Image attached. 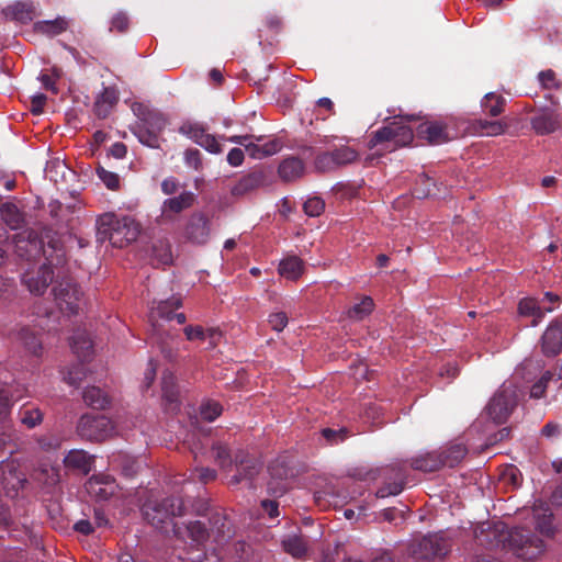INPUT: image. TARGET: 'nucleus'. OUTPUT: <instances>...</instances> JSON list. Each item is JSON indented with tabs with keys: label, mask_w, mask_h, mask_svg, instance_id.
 Masks as SVG:
<instances>
[{
	"label": "nucleus",
	"mask_w": 562,
	"mask_h": 562,
	"mask_svg": "<svg viewBox=\"0 0 562 562\" xmlns=\"http://www.w3.org/2000/svg\"><path fill=\"white\" fill-rule=\"evenodd\" d=\"M474 536L480 546L488 549L502 548L522 560L537 559L546 550L544 541L531 530L522 527L507 530L501 521L481 524L475 528Z\"/></svg>",
	"instance_id": "1"
},
{
	"label": "nucleus",
	"mask_w": 562,
	"mask_h": 562,
	"mask_svg": "<svg viewBox=\"0 0 562 562\" xmlns=\"http://www.w3.org/2000/svg\"><path fill=\"white\" fill-rule=\"evenodd\" d=\"M415 115L394 117L387 125L372 134L369 140V148L382 146V149L392 151L398 147L407 146L414 138L413 130L405 122L416 120Z\"/></svg>",
	"instance_id": "2"
},
{
	"label": "nucleus",
	"mask_w": 562,
	"mask_h": 562,
	"mask_svg": "<svg viewBox=\"0 0 562 562\" xmlns=\"http://www.w3.org/2000/svg\"><path fill=\"white\" fill-rule=\"evenodd\" d=\"M139 233V224L131 216L105 214L99 222V235L108 238L114 247L122 248L135 241Z\"/></svg>",
	"instance_id": "3"
},
{
	"label": "nucleus",
	"mask_w": 562,
	"mask_h": 562,
	"mask_svg": "<svg viewBox=\"0 0 562 562\" xmlns=\"http://www.w3.org/2000/svg\"><path fill=\"white\" fill-rule=\"evenodd\" d=\"M517 401V389L512 383H504L485 407L486 414L496 424H503L512 414Z\"/></svg>",
	"instance_id": "4"
},
{
	"label": "nucleus",
	"mask_w": 562,
	"mask_h": 562,
	"mask_svg": "<svg viewBox=\"0 0 562 562\" xmlns=\"http://www.w3.org/2000/svg\"><path fill=\"white\" fill-rule=\"evenodd\" d=\"M78 435L90 441H103L114 432L113 423L104 415H82L77 425Z\"/></svg>",
	"instance_id": "5"
},
{
	"label": "nucleus",
	"mask_w": 562,
	"mask_h": 562,
	"mask_svg": "<svg viewBox=\"0 0 562 562\" xmlns=\"http://www.w3.org/2000/svg\"><path fill=\"white\" fill-rule=\"evenodd\" d=\"M57 306L63 313L76 315L82 311L85 300L77 284L70 281L60 282L53 289Z\"/></svg>",
	"instance_id": "6"
},
{
	"label": "nucleus",
	"mask_w": 562,
	"mask_h": 562,
	"mask_svg": "<svg viewBox=\"0 0 562 562\" xmlns=\"http://www.w3.org/2000/svg\"><path fill=\"white\" fill-rule=\"evenodd\" d=\"M144 514L147 520L156 528L164 529L172 521V517L182 515L183 505L177 498H167L161 504L145 505Z\"/></svg>",
	"instance_id": "7"
},
{
	"label": "nucleus",
	"mask_w": 562,
	"mask_h": 562,
	"mask_svg": "<svg viewBox=\"0 0 562 562\" xmlns=\"http://www.w3.org/2000/svg\"><path fill=\"white\" fill-rule=\"evenodd\" d=\"M178 131L211 154L217 155L223 150L216 137L207 133V127L203 123L186 121Z\"/></svg>",
	"instance_id": "8"
},
{
	"label": "nucleus",
	"mask_w": 562,
	"mask_h": 562,
	"mask_svg": "<svg viewBox=\"0 0 562 562\" xmlns=\"http://www.w3.org/2000/svg\"><path fill=\"white\" fill-rule=\"evenodd\" d=\"M211 223L202 212L192 213L183 227V238L194 245H204L210 239Z\"/></svg>",
	"instance_id": "9"
},
{
	"label": "nucleus",
	"mask_w": 562,
	"mask_h": 562,
	"mask_svg": "<svg viewBox=\"0 0 562 562\" xmlns=\"http://www.w3.org/2000/svg\"><path fill=\"white\" fill-rule=\"evenodd\" d=\"M166 120L159 113H149L143 123L135 127L134 134L138 140L151 148L159 147V133L165 128Z\"/></svg>",
	"instance_id": "10"
},
{
	"label": "nucleus",
	"mask_w": 562,
	"mask_h": 562,
	"mask_svg": "<svg viewBox=\"0 0 562 562\" xmlns=\"http://www.w3.org/2000/svg\"><path fill=\"white\" fill-rule=\"evenodd\" d=\"M450 540L442 533H430L425 536L414 550V554L422 559L441 558L450 550Z\"/></svg>",
	"instance_id": "11"
},
{
	"label": "nucleus",
	"mask_w": 562,
	"mask_h": 562,
	"mask_svg": "<svg viewBox=\"0 0 562 562\" xmlns=\"http://www.w3.org/2000/svg\"><path fill=\"white\" fill-rule=\"evenodd\" d=\"M181 306L179 297H170L165 301H159L149 311V323L151 326L153 336H156L161 344L164 342L160 337L161 322L172 319V313Z\"/></svg>",
	"instance_id": "12"
},
{
	"label": "nucleus",
	"mask_w": 562,
	"mask_h": 562,
	"mask_svg": "<svg viewBox=\"0 0 562 562\" xmlns=\"http://www.w3.org/2000/svg\"><path fill=\"white\" fill-rule=\"evenodd\" d=\"M86 490L91 497L106 501L116 493L117 485L110 475L98 474L87 481Z\"/></svg>",
	"instance_id": "13"
},
{
	"label": "nucleus",
	"mask_w": 562,
	"mask_h": 562,
	"mask_svg": "<svg viewBox=\"0 0 562 562\" xmlns=\"http://www.w3.org/2000/svg\"><path fill=\"white\" fill-rule=\"evenodd\" d=\"M196 195L192 191L184 190L176 196L164 200L160 211V217L162 220H171V215L179 214L195 203Z\"/></svg>",
	"instance_id": "14"
},
{
	"label": "nucleus",
	"mask_w": 562,
	"mask_h": 562,
	"mask_svg": "<svg viewBox=\"0 0 562 562\" xmlns=\"http://www.w3.org/2000/svg\"><path fill=\"white\" fill-rule=\"evenodd\" d=\"M13 243L18 256L31 259L40 254L42 244L37 235L30 229L22 231L14 235Z\"/></svg>",
	"instance_id": "15"
},
{
	"label": "nucleus",
	"mask_w": 562,
	"mask_h": 562,
	"mask_svg": "<svg viewBox=\"0 0 562 562\" xmlns=\"http://www.w3.org/2000/svg\"><path fill=\"white\" fill-rule=\"evenodd\" d=\"M282 148V143L277 139L266 140L263 136H254L250 145H247V155L252 159H263L276 155Z\"/></svg>",
	"instance_id": "16"
},
{
	"label": "nucleus",
	"mask_w": 562,
	"mask_h": 562,
	"mask_svg": "<svg viewBox=\"0 0 562 562\" xmlns=\"http://www.w3.org/2000/svg\"><path fill=\"white\" fill-rule=\"evenodd\" d=\"M1 483L7 494L10 497H15L21 488L26 483V477L14 464V462H7L2 473Z\"/></svg>",
	"instance_id": "17"
},
{
	"label": "nucleus",
	"mask_w": 562,
	"mask_h": 562,
	"mask_svg": "<svg viewBox=\"0 0 562 562\" xmlns=\"http://www.w3.org/2000/svg\"><path fill=\"white\" fill-rule=\"evenodd\" d=\"M53 280V270L50 266L43 265L37 271L36 276L26 273L23 277V282L31 293L41 295L45 292L47 286Z\"/></svg>",
	"instance_id": "18"
},
{
	"label": "nucleus",
	"mask_w": 562,
	"mask_h": 562,
	"mask_svg": "<svg viewBox=\"0 0 562 562\" xmlns=\"http://www.w3.org/2000/svg\"><path fill=\"white\" fill-rule=\"evenodd\" d=\"M542 350L548 356H555L562 350V324L552 322L542 336Z\"/></svg>",
	"instance_id": "19"
},
{
	"label": "nucleus",
	"mask_w": 562,
	"mask_h": 562,
	"mask_svg": "<svg viewBox=\"0 0 562 562\" xmlns=\"http://www.w3.org/2000/svg\"><path fill=\"white\" fill-rule=\"evenodd\" d=\"M119 101L117 91L108 87L97 97L94 102V113L98 117H106Z\"/></svg>",
	"instance_id": "20"
},
{
	"label": "nucleus",
	"mask_w": 562,
	"mask_h": 562,
	"mask_svg": "<svg viewBox=\"0 0 562 562\" xmlns=\"http://www.w3.org/2000/svg\"><path fill=\"white\" fill-rule=\"evenodd\" d=\"M65 465L67 468L76 469L83 474H88L91 471L93 457L89 456L83 450H70L64 458Z\"/></svg>",
	"instance_id": "21"
},
{
	"label": "nucleus",
	"mask_w": 562,
	"mask_h": 562,
	"mask_svg": "<svg viewBox=\"0 0 562 562\" xmlns=\"http://www.w3.org/2000/svg\"><path fill=\"white\" fill-rule=\"evenodd\" d=\"M420 138L426 139L429 144H442L449 138L442 125L439 123H424L417 128Z\"/></svg>",
	"instance_id": "22"
},
{
	"label": "nucleus",
	"mask_w": 562,
	"mask_h": 562,
	"mask_svg": "<svg viewBox=\"0 0 562 562\" xmlns=\"http://www.w3.org/2000/svg\"><path fill=\"white\" fill-rule=\"evenodd\" d=\"M552 308L542 310L538 303V301L533 297H525L520 300L518 304V313L521 316H530L532 317L531 325L537 326L544 316L546 312H551Z\"/></svg>",
	"instance_id": "23"
},
{
	"label": "nucleus",
	"mask_w": 562,
	"mask_h": 562,
	"mask_svg": "<svg viewBox=\"0 0 562 562\" xmlns=\"http://www.w3.org/2000/svg\"><path fill=\"white\" fill-rule=\"evenodd\" d=\"M74 353L81 360L88 359L92 355V341L86 330H78L74 334L70 341Z\"/></svg>",
	"instance_id": "24"
},
{
	"label": "nucleus",
	"mask_w": 562,
	"mask_h": 562,
	"mask_svg": "<svg viewBox=\"0 0 562 562\" xmlns=\"http://www.w3.org/2000/svg\"><path fill=\"white\" fill-rule=\"evenodd\" d=\"M561 115L554 111L544 112L532 120V126L539 134H549L560 127Z\"/></svg>",
	"instance_id": "25"
},
{
	"label": "nucleus",
	"mask_w": 562,
	"mask_h": 562,
	"mask_svg": "<svg viewBox=\"0 0 562 562\" xmlns=\"http://www.w3.org/2000/svg\"><path fill=\"white\" fill-rule=\"evenodd\" d=\"M82 398L88 406L94 409H105L111 403L109 395L98 386L86 387Z\"/></svg>",
	"instance_id": "26"
},
{
	"label": "nucleus",
	"mask_w": 562,
	"mask_h": 562,
	"mask_svg": "<svg viewBox=\"0 0 562 562\" xmlns=\"http://www.w3.org/2000/svg\"><path fill=\"white\" fill-rule=\"evenodd\" d=\"M265 183V175L256 171L243 177L232 189L234 195H244Z\"/></svg>",
	"instance_id": "27"
},
{
	"label": "nucleus",
	"mask_w": 562,
	"mask_h": 562,
	"mask_svg": "<svg viewBox=\"0 0 562 562\" xmlns=\"http://www.w3.org/2000/svg\"><path fill=\"white\" fill-rule=\"evenodd\" d=\"M443 464L445 461L441 454H438L436 452H427L412 460V467L416 470H420L424 472L437 471Z\"/></svg>",
	"instance_id": "28"
},
{
	"label": "nucleus",
	"mask_w": 562,
	"mask_h": 562,
	"mask_svg": "<svg viewBox=\"0 0 562 562\" xmlns=\"http://www.w3.org/2000/svg\"><path fill=\"white\" fill-rule=\"evenodd\" d=\"M533 512L537 531L543 537H553L555 528L552 513L549 509H540L538 507Z\"/></svg>",
	"instance_id": "29"
},
{
	"label": "nucleus",
	"mask_w": 562,
	"mask_h": 562,
	"mask_svg": "<svg viewBox=\"0 0 562 562\" xmlns=\"http://www.w3.org/2000/svg\"><path fill=\"white\" fill-rule=\"evenodd\" d=\"M303 261L295 256L286 257L279 263V273L289 280L299 279L303 273Z\"/></svg>",
	"instance_id": "30"
},
{
	"label": "nucleus",
	"mask_w": 562,
	"mask_h": 562,
	"mask_svg": "<svg viewBox=\"0 0 562 562\" xmlns=\"http://www.w3.org/2000/svg\"><path fill=\"white\" fill-rule=\"evenodd\" d=\"M304 165L301 159L291 157L284 159L279 166V175L285 181L294 180L303 175Z\"/></svg>",
	"instance_id": "31"
},
{
	"label": "nucleus",
	"mask_w": 562,
	"mask_h": 562,
	"mask_svg": "<svg viewBox=\"0 0 562 562\" xmlns=\"http://www.w3.org/2000/svg\"><path fill=\"white\" fill-rule=\"evenodd\" d=\"M7 18L21 23H26L33 19L31 7L25 2H14L3 10Z\"/></svg>",
	"instance_id": "32"
},
{
	"label": "nucleus",
	"mask_w": 562,
	"mask_h": 562,
	"mask_svg": "<svg viewBox=\"0 0 562 562\" xmlns=\"http://www.w3.org/2000/svg\"><path fill=\"white\" fill-rule=\"evenodd\" d=\"M161 390L165 401L171 406V409H175L178 402V389L175 375L169 371L164 372L161 376Z\"/></svg>",
	"instance_id": "33"
},
{
	"label": "nucleus",
	"mask_w": 562,
	"mask_h": 562,
	"mask_svg": "<svg viewBox=\"0 0 562 562\" xmlns=\"http://www.w3.org/2000/svg\"><path fill=\"white\" fill-rule=\"evenodd\" d=\"M505 104V98L494 92L486 93L481 101V106L484 110V112L493 117L502 114Z\"/></svg>",
	"instance_id": "34"
},
{
	"label": "nucleus",
	"mask_w": 562,
	"mask_h": 562,
	"mask_svg": "<svg viewBox=\"0 0 562 562\" xmlns=\"http://www.w3.org/2000/svg\"><path fill=\"white\" fill-rule=\"evenodd\" d=\"M68 21L63 16H58L55 20H46L36 23V30L45 35L55 36L68 29Z\"/></svg>",
	"instance_id": "35"
},
{
	"label": "nucleus",
	"mask_w": 562,
	"mask_h": 562,
	"mask_svg": "<svg viewBox=\"0 0 562 562\" xmlns=\"http://www.w3.org/2000/svg\"><path fill=\"white\" fill-rule=\"evenodd\" d=\"M374 303L370 296H363L360 302L353 304L347 312V316L352 321H362L373 311Z\"/></svg>",
	"instance_id": "36"
},
{
	"label": "nucleus",
	"mask_w": 562,
	"mask_h": 562,
	"mask_svg": "<svg viewBox=\"0 0 562 562\" xmlns=\"http://www.w3.org/2000/svg\"><path fill=\"white\" fill-rule=\"evenodd\" d=\"M284 550L294 558H300L305 554L307 547L306 542L297 536H289L282 541Z\"/></svg>",
	"instance_id": "37"
},
{
	"label": "nucleus",
	"mask_w": 562,
	"mask_h": 562,
	"mask_svg": "<svg viewBox=\"0 0 562 562\" xmlns=\"http://www.w3.org/2000/svg\"><path fill=\"white\" fill-rule=\"evenodd\" d=\"M19 418L27 428H34L43 422V413L37 407H24L20 411Z\"/></svg>",
	"instance_id": "38"
},
{
	"label": "nucleus",
	"mask_w": 562,
	"mask_h": 562,
	"mask_svg": "<svg viewBox=\"0 0 562 562\" xmlns=\"http://www.w3.org/2000/svg\"><path fill=\"white\" fill-rule=\"evenodd\" d=\"M86 369L82 364L77 363L71 366L67 371L63 372L64 381L69 385L77 386L86 378Z\"/></svg>",
	"instance_id": "39"
},
{
	"label": "nucleus",
	"mask_w": 562,
	"mask_h": 562,
	"mask_svg": "<svg viewBox=\"0 0 562 562\" xmlns=\"http://www.w3.org/2000/svg\"><path fill=\"white\" fill-rule=\"evenodd\" d=\"M333 158L335 159L336 167L353 162L358 154L350 147H340L331 151Z\"/></svg>",
	"instance_id": "40"
},
{
	"label": "nucleus",
	"mask_w": 562,
	"mask_h": 562,
	"mask_svg": "<svg viewBox=\"0 0 562 562\" xmlns=\"http://www.w3.org/2000/svg\"><path fill=\"white\" fill-rule=\"evenodd\" d=\"M222 414V406L214 401H207L200 406V415L206 422L215 420Z\"/></svg>",
	"instance_id": "41"
},
{
	"label": "nucleus",
	"mask_w": 562,
	"mask_h": 562,
	"mask_svg": "<svg viewBox=\"0 0 562 562\" xmlns=\"http://www.w3.org/2000/svg\"><path fill=\"white\" fill-rule=\"evenodd\" d=\"M187 531H188L189 537L192 539V541L198 542V543L206 540V538L209 536L204 524H202L199 520L190 521L187 525Z\"/></svg>",
	"instance_id": "42"
},
{
	"label": "nucleus",
	"mask_w": 562,
	"mask_h": 562,
	"mask_svg": "<svg viewBox=\"0 0 562 562\" xmlns=\"http://www.w3.org/2000/svg\"><path fill=\"white\" fill-rule=\"evenodd\" d=\"M467 453V449L463 445L457 443L451 446L447 452L443 459L445 464H448L449 467H453L458 462H460L463 457Z\"/></svg>",
	"instance_id": "43"
},
{
	"label": "nucleus",
	"mask_w": 562,
	"mask_h": 562,
	"mask_svg": "<svg viewBox=\"0 0 562 562\" xmlns=\"http://www.w3.org/2000/svg\"><path fill=\"white\" fill-rule=\"evenodd\" d=\"M303 209L308 216H319L325 210V202L318 196L308 198L304 202Z\"/></svg>",
	"instance_id": "44"
},
{
	"label": "nucleus",
	"mask_w": 562,
	"mask_h": 562,
	"mask_svg": "<svg viewBox=\"0 0 562 562\" xmlns=\"http://www.w3.org/2000/svg\"><path fill=\"white\" fill-rule=\"evenodd\" d=\"M183 161L184 165L190 169H193L195 171L202 169V156L201 153L195 148H189L184 150Z\"/></svg>",
	"instance_id": "45"
},
{
	"label": "nucleus",
	"mask_w": 562,
	"mask_h": 562,
	"mask_svg": "<svg viewBox=\"0 0 562 562\" xmlns=\"http://www.w3.org/2000/svg\"><path fill=\"white\" fill-rule=\"evenodd\" d=\"M403 485H404V482H403V475L398 472L396 474V481H394L393 483H387L385 484L383 487H381L379 491H378V496L380 497H386V496H391V495H397L402 492L403 490Z\"/></svg>",
	"instance_id": "46"
},
{
	"label": "nucleus",
	"mask_w": 562,
	"mask_h": 562,
	"mask_svg": "<svg viewBox=\"0 0 562 562\" xmlns=\"http://www.w3.org/2000/svg\"><path fill=\"white\" fill-rule=\"evenodd\" d=\"M212 451L214 453L215 460L220 463L221 467L225 468L231 465L233 462L229 450L223 443H215L212 447Z\"/></svg>",
	"instance_id": "47"
},
{
	"label": "nucleus",
	"mask_w": 562,
	"mask_h": 562,
	"mask_svg": "<svg viewBox=\"0 0 562 562\" xmlns=\"http://www.w3.org/2000/svg\"><path fill=\"white\" fill-rule=\"evenodd\" d=\"M21 340L33 355L40 353L42 349V344L32 331H30L29 329H23L21 331Z\"/></svg>",
	"instance_id": "48"
},
{
	"label": "nucleus",
	"mask_w": 562,
	"mask_h": 562,
	"mask_svg": "<svg viewBox=\"0 0 562 562\" xmlns=\"http://www.w3.org/2000/svg\"><path fill=\"white\" fill-rule=\"evenodd\" d=\"M97 175L108 189L115 190L119 188L120 180L116 173L108 171L103 167H99Z\"/></svg>",
	"instance_id": "49"
},
{
	"label": "nucleus",
	"mask_w": 562,
	"mask_h": 562,
	"mask_svg": "<svg viewBox=\"0 0 562 562\" xmlns=\"http://www.w3.org/2000/svg\"><path fill=\"white\" fill-rule=\"evenodd\" d=\"M15 445L5 435H0V463L8 461L10 456L14 452Z\"/></svg>",
	"instance_id": "50"
},
{
	"label": "nucleus",
	"mask_w": 562,
	"mask_h": 562,
	"mask_svg": "<svg viewBox=\"0 0 562 562\" xmlns=\"http://www.w3.org/2000/svg\"><path fill=\"white\" fill-rule=\"evenodd\" d=\"M268 322L273 330L282 331L288 325L289 319L284 312H276L269 316Z\"/></svg>",
	"instance_id": "51"
},
{
	"label": "nucleus",
	"mask_w": 562,
	"mask_h": 562,
	"mask_svg": "<svg viewBox=\"0 0 562 562\" xmlns=\"http://www.w3.org/2000/svg\"><path fill=\"white\" fill-rule=\"evenodd\" d=\"M551 379L550 372H546L539 381H537L530 390V396L533 398H540L543 396L547 389V384Z\"/></svg>",
	"instance_id": "52"
},
{
	"label": "nucleus",
	"mask_w": 562,
	"mask_h": 562,
	"mask_svg": "<svg viewBox=\"0 0 562 562\" xmlns=\"http://www.w3.org/2000/svg\"><path fill=\"white\" fill-rule=\"evenodd\" d=\"M315 167L321 171H328L336 168L335 159L331 153H324L317 156Z\"/></svg>",
	"instance_id": "53"
},
{
	"label": "nucleus",
	"mask_w": 562,
	"mask_h": 562,
	"mask_svg": "<svg viewBox=\"0 0 562 562\" xmlns=\"http://www.w3.org/2000/svg\"><path fill=\"white\" fill-rule=\"evenodd\" d=\"M12 402L8 390H0V420H5L11 413Z\"/></svg>",
	"instance_id": "54"
},
{
	"label": "nucleus",
	"mask_w": 562,
	"mask_h": 562,
	"mask_svg": "<svg viewBox=\"0 0 562 562\" xmlns=\"http://www.w3.org/2000/svg\"><path fill=\"white\" fill-rule=\"evenodd\" d=\"M184 331V335L187 337L188 340L190 341H193V340H206V333H205V329L202 327V326H192V325H189L187 327H184L183 329Z\"/></svg>",
	"instance_id": "55"
},
{
	"label": "nucleus",
	"mask_w": 562,
	"mask_h": 562,
	"mask_svg": "<svg viewBox=\"0 0 562 562\" xmlns=\"http://www.w3.org/2000/svg\"><path fill=\"white\" fill-rule=\"evenodd\" d=\"M538 78L540 83L547 89L560 87L559 82L555 79V74L551 69L539 72Z\"/></svg>",
	"instance_id": "56"
},
{
	"label": "nucleus",
	"mask_w": 562,
	"mask_h": 562,
	"mask_svg": "<svg viewBox=\"0 0 562 562\" xmlns=\"http://www.w3.org/2000/svg\"><path fill=\"white\" fill-rule=\"evenodd\" d=\"M509 126V123L506 119L495 120L490 124L487 128L486 136H498L503 135Z\"/></svg>",
	"instance_id": "57"
},
{
	"label": "nucleus",
	"mask_w": 562,
	"mask_h": 562,
	"mask_svg": "<svg viewBox=\"0 0 562 562\" xmlns=\"http://www.w3.org/2000/svg\"><path fill=\"white\" fill-rule=\"evenodd\" d=\"M161 192L165 195H172L179 189V181L175 177H167L161 181Z\"/></svg>",
	"instance_id": "58"
},
{
	"label": "nucleus",
	"mask_w": 562,
	"mask_h": 562,
	"mask_svg": "<svg viewBox=\"0 0 562 562\" xmlns=\"http://www.w3.org/2000/svg\"><path fill=\"white\" fill-rule=\"evenodd\" d=\"M245 154L240 148H233L227 154V162L232 167H238L244 161Z\"/></svg>",
	"instance_id": "59"
},
{
	"label": "nucleus",
	"mask_w": 562,
	"mask_h": 562,
	"mask_svg": "<svg viewBox=\"0 0 562 562\" xmlns=\"http://www.w3.org/2000/svg\"><path fill=\"white\" fill-rule=\"evenodd\" d=\"M128 25V18L124 13H117L112 20V26L120 32H124Z\"/></svg>",
	"instance_id": "60"
},
{
	"label": "nucleus",
	"mask_w": 562,
	"mask_h": 562,
	"mask_svg": "<svg viewBox=\"0 0 562 562\" xmlns=\"http://www.w3.org/2000/svg\"><path fill=\"white\" fill-rule=\"evenodd\" d=\"M252 135H233L227 137V142L240 145L245 147V151L247 153V145H250V142L252 140Z\"/></svg>",
	"instance_id": "61"
},
{
	"label": "nucleus",
	"mask_w": 562,
	"mask_h": 562,
	"mask_svg": "<svg viewBox=\"0 0 562 562\" xmlns=\"http://www.w3.org/2000/svg\"><path fill=\"white\" fill-rule=\"evenodd\" d=\"M195 473L200 481L206 483L215 479L216 472L214 470H211L209 468H201L196 469Z\"/></svg>",
	"instance_id": "62"
},
{
	"label": "nucleus",
	"mask_w": 562,
	"mask_h": 562,
	"mask_svg": "<svg viewBox=\"0 0 562 562\" xmlns=\"http://www.w3.org/2000/svg\"><path fill=\"white\" fill-rule=\"evenodd\" d=\"M46 102V95L43 93H36L32 97V111L34 113H41L43 105Z\"/></svg>",
	"instance_id": "63"
},
{
	"label": "nucleus",
	"mask_w": 562,
	"mask_h": 562,
	"mask_svg": "<svg viewBox=\"0 0 562 562\" xmlns=\"http://www.w3.org/2000/svg\"><path fill=\"white\" fill-rule=\"evenodd\" d=\"M75 530L82 533V535H89L93 531V527L91 522L87 519H81L77 521L74 526Z\"/></svg>",
	"instance_id": "64"
}]
</instances>
